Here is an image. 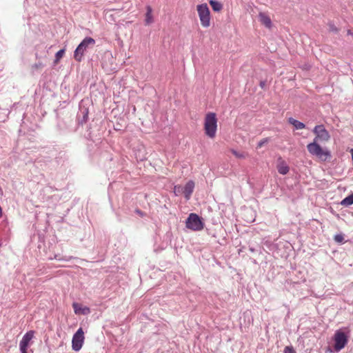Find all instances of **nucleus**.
Segmentation results:
<instances>
[{
  "label": "nucleus",
  "mask_w": 353,
  "mask_h": 353,
  "mask_svg": "<svg viewBox=\"0 0 353 353\" xmlns=\"http://www.w3.org/2000/svg\"><path fill=\"white\" fill-rule=\"evenodd\" d=\"M312 132L316 137L312 143L307 144V151L311 155L325 161L331 157V153L327 148H323L319 142H327L330 139V134L322 124L316 125Z\"/></svg>",
  "instance_id": "nucleus-1"
},
{
  "label": "nucleus",
  "mask_w": 353,
  "mask_h": 353,
  "mask_svg": "<svg viewBox=\"0 0 353 353\" xmlns=\"http://www.w3.org/2000/svg\"><path fill=\"white\" fill-rule=\"evenodd\" d=\"M204 130L207 137L214 139L217 130V118L214 112L206 114L204 120Z\"/></svg>",
  "instance_id": "nucleus-2"
},
{
  "label": "nucleus",
  "mask_w": 353,
  "mask_h": 353,
  "mask_svg": "<svg viewBox=\"0 0 353 353\" xmlns=\"http://www.w3.org/2000/svg\"><path fill=\"white\" fill-rule=\"evenodd\" d=\"M95 44V40L91 37H85L76 48L74 57L76 61H81L83 59L84 53Z\"/></svg>",
  "instance_id": "nucleus-3"
},
{
  "label": "nucleus",
  "mask_w": 353,
  "mask_h": 353,
  "mask_svg": "<svg viewBox=\"0 0 353 353\" xmlns=\"http://www.w3.org/2000/svg\"><path fill=\"white\" fill-rule=\"evenodd\" d=\"M197 12L201 26L204 28L209 27L210 25V14L208 5L206 3L198 5Z\"/></svg>",
  "instance_id": "nucleus-4"
},
{
  "label": "nucleus",
  "mask_w": 353,
  "mask_h": 353,
  "mask_svg": "<svg viewBox=\"0 0 353 353\" xmlns=\"http://www.w3.org/2000/svg\"><path fill=\"white\" fill-rule=\"evenodd\" d=\"M334 350L339 352L347 345L348 336L342 329L336 330L334 335Z\"/></svg>",
  "instance_id": "nucleus-5"
},
{
  "label": "nucleus",
  "mask_w": 353,
  "mask_h": 353,
  "mask_svg": "<svg viewBox=\"0 0 353 353\" xmlns=\"http://www.w3.org/2000/svg\"><path fill=\"white\" fill-rule=\"evenodd\" d=\"M186 227L194 231H199L203 228V223L200 217L194 213H191L186 220Z\"/></svg>",
  "instance_id": "nucleus-6"
},
{
  "label": "nucleus",
  "mask_w": 353,
  "mask_h": 353,
  "mask_svg": "<svg viewBox=\"0 0 353 353\" xmlns=\"http://www.w3.org/2000/svg\"><path fill=\"white\" fill-rule=\"evenodd\" d=\"M84 332L82 327H79L74 334L72 339V348L74 351H79L84 342Z\"/></svg>",
  "instance_id": "nucleus-7"
},
{
  "label": "nucleus",
  "mask_w": 353,
  "mask_h": 353,
  "mask_svg": "<svg viewBox=\"0 0 353 353\" xmlns=\"http://www.w3.org/2000/svg\"><path fill=\"white\" fill-rule=\"evenodd\" d=\"M34 336V331H28L22 337L19 342V349L21 353H28V347L32 344V340Z\"/></svg>",
  "instance_id": "nucleus-8"
},
{
  "label": "nucleus",
  "mask_w": 353,
  "mask_h": 353,
  "mask_svg": "<svg viewBox=\"0 0 353 353\" xmlns=\"http://www.w3.org/2000/svg\"><path fill=\"white\" fill-rule=\"evenodd\" d=\"M194 189V182L192 180L187 182L185 185L183 187V194L186 200H189Z\"/></svg>",
  "instance_id": "nucleus-9"
},
{
  "label": "nucleus",
  "mask_w": 353,
  "mask_h": 353,
  "mask_svg": "<svg viewBox=\"0 0 353 353\" xmlns=\"http://www.w3.org/2000/svg\"><path fill=\"white\" fill-rule=\"evenodd\" d=\"M259 21L268 28H271L272 26V20L270 17L265 12H259Z\"/></svg>",
  "instance_id": "nucleus-10"
},
{
  "label": "nucleus",
  "mask_w": 353,
  "mask_h": 353,
  "mask_svg": "<svg viewBox=\"0 0 353 353\" xmlns=\"http://www.w3.org/2000/svg\"><path fill=\"white\" fill-rule=\"evenodd\" d=\"M288 122L292 125L296 130H301L305 128V125L303 122H301L292 117H290L288 119Z\"/></svg>",
  "instance_id": "nucleus-11"
},
{
  "label": "nucleus",
  "mask_w": 353,
  "mask_h": 353,
  "mask_svg": "<svg viewBox=\"0 0 353 353\" xmlns=\"http://www.w3.org/2000/svg\"><path fill=\"white\" fill-rule=\"evenodd\" d=\"M277 170L279 174L285 175L289 172V167L283 161H281L277 166Z\"/></svg>",
  "instance_id": "nucleus-12"
},
{
  "label": "nucleus",
  "mask_w": 353,
  "mask_h": 353,
  "mask_svg": "<svg viewBox=\"0 0 353 353\" xmlns=\"http://www.w3.org/2000/svg\"><path fill=\"white\" fill-rule=\"evenodd\" d=\"M146 10H147V12L145 14V21L147 25H149L153 22V17H152V9L150 6H148L146 7Z\"/></svg>",
  "instance_id": "nucleus-13"
},
{
  "label": "nucleus",
  "mask_w": 353,
  "mask_h": 353,
  "mask_svg": "<svg viewBox=\"0 0 353 353\" xmlns=\"http://www.w3.org/2000/svg\"><path fill=\"white\" fill-rule=\"evenodd\" d=\"M209 3L215 12H219L223 8V5L216 0H210Z\"/></svg>",
  "instance_id": "nucleus-14"
},
{
  "label": "nucleus",
  "mask_w": 353,
  "mask_h": 353,
  "mask_svg": "<svg viewBox=\"0 0 353 353\" xmlns=\"http://www.w3.org/2000/svg\"><path fill=\"white\" fill-rule=\"evenodd\" d=\"M341 204L343 206H350L353 204V193L346 196L341 202Z\"/></svg>",
  "instance_id": "nucleus-15"
},
{
  "label": "nucleus",
  "mask_w": 353,
  "mask_h": 353,
  "mask_svg": "<svg viewBox=\"0 0 353 353\" xmlns=\"http://www.w3.org/2000/svg\"><path fill=\"white\" fill-rule=\"evenodd\" d=\"M174 193L176 196H179L183 193V187L180 185H175L174 187Z\"/></svg>",
  "instance_id": "nucleus-16"
},
{
  "label": "nucleus",
  "mask_w": 353,
  "mask_h": 353,
  "mask_svg": "<svg viewBox=\"0 0 353 353\" xmlns=\"http://www.w3.org/2000/svg\"><path fill=\"white\" fill-rule=\"evenodd\" d=\"M64 52H65L64 49H61V50H59L55 54V61H59L60 60V59L63 56Z\"/></svg>",
  "instance_id": "nucleus-17"
},
{
  "label": "nucleus",
  "mask_w": 353,
  "mask_h": 353,
  "mask_svg": "<svg viewBox=\"0 0 353 353\" xmlns=\"http://www.w3.org/2000/svg\"><path fill=\"white\" fill-rule=\"evenodd\" d=\"M334 239L337 243H343L344 241V237L343 234H338L334 236Z\"/></svg>",
  "instance_id": "nucleus-18"
},
{
  "label": "nucleus",
  "mask_w": 353,
  "mask_h": 353,
  "mask_svg": "<svg viewBox=\"0 0 353 353\" xmlns=\"http://www.w3.org/2000/svg\"><path fill=\"white\" fill-rule=\"evenodd\" d=\"M232 152L237 158L243 159L245 157V155L243 153L239 152L236 150H232Z\"/></svg>",
  "instance_id": "nucleus-19"
},
{
  "label": "nucleus",
  "mask_w": 353,
  "mask_h": 353,
  "mask_svg": "<svg viewBox=\"0 0 353 353\" xmlns=\"http://www.w3.org/2000/svg\"><path fill=\"white\" fill-rule=\"evenodd\" d=\"M283 353H296L294 347L292 345L286 346L283 350Z\"/></svg>",
  "instance_id": "nucleus-20"
},
{
  "label": "nucleus",
  "mask_w": 353,
  "mask_h": 353,
  "mask_svg": "<svg viewBox=\"0 0 353 353\" xmlns=\"http://www.w3.org/2000/svg\"><path fill=\"white\" fill-rule=\"evenodd\" d=\"M269 141V139L268 138H265L262 140H261L258 144H257V148H261L262 146H263L265 143H267Z\"/></svg>",
  "instance_id": "nucleus-21"
},
{
  "label": "nucleus",
  "mask_w": 353,
  "mask_h": 353,
  "mask_svg": "<svg viewBox=\"0 0 353 353\" xmlns=\"http://www.w3.org/2000/svg\"><path fill=\"white\" fill-rule=\"evenodd\" d=\"M73 308L76 314L79 313L81 310V308L79 307V304L77 303H73Z\"/></svg>",
  "instance_id": "nucleus-22"
},
{
  "label": "nucleus",
  "mask_w": 353,
  "mask_h": 353,
  "mask_svg": "<svg viewBox=\"0 0 353 353\" xmlns=\"http://www.w3.org/2000/svg\"><path fill=\"white\" fill-rule=\"evenodd\" d=\"M90 309L89 307H85L81 309V312L83 314H88L90 313Z\"/></svg>",
  "instance_id": "nucleus-23"
},
{
  "label": "nucleus",
  "mask_w": 353,
  "mask_h": 353,
  "mask_svg": "<svg viewBox=\"0 0 353 353\" xmlns=\"http://www.w3.org/2000/svg\"><path fill=\"white\" fill-rule=\"evenodd\" d=\"M88 110H85L84 112H83V120L84 121H86L87 119H88Z\"/></svg>",
  "instance_id": "nucleus-24"
},
{
  "label": "nucleus",
  "mask_w": 353,
  "mask_h": 353,
  "mask_svg": "<svg viewBox=\"0 0 353 353\" xmlns=\"http://www.w3.org/2000/svg\"><path fill=\"white\" fill-rule=\"evenodd\" d=\"M330 29H331L332 31H337V29H336L335 27H334V26H332H332H330Z\"/></svg>",
  "instance_id": "nucleus-25"
},
{
  "label": "nucleus",
  "mask_w": 353,
  "mask_h": 353,
  "mask_svg": "<svg viewBox=\"0 0 353 353\" xmlns=\"http://www.w3.org/2000/svg\"><path fill=\"white\" fill-rule=\"evenodd\" d=\"M2 216H3V211H2L1 207L0 206V218L2 217Z\"/></svg>",
  "instance_id": "nucleus-26"
},
{
  "label": "nucleus",
  "mask_w": 353,
  "mask_h": 353,
  "mask_svg": "<svg viewBox=\"0 0 353 353\" xmlns=\"http://www.w3.org/2000/svg\"><path fill=\"white\" fill-rule=\"evenodd\" d=\"M137 212L138 214H141V212L140 210H137Z\"/></svg>",
  "instance_id": "nucleus-27"
},
{
  "label": "nucleus",
  "mask_w": 353,
  "mask_h": 353,
  "mask_svg": "<svg viewBox=\"0 0 353 353\" xmlns=\"http://www.w3.org/2000/svg\"><path fill=\"white\" fill-rule=\"evenodd\" d=\"M263 85H264V83H263V82H261V87H263Z\"/></svg>",
  "instance_id": "nucleus-28"
}]
</instances>
